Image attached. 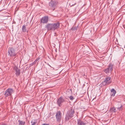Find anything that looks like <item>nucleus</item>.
<instances>
[{
    "label": "nucleus",
    "mask_w": 125,
    "mask_h": 125,
    "mask_svg": "<svg viewBox=\"0 0 125 125\" xmlns=\"http://www.w3.org/2000/svg\"><path fill=\"white\" fill-rule=\"evenodd\" d=\"M40 59V58H37V59H36V60L37 61H38Z\"/></svg>",
    "instance_id": "nucleus-22"
},
{
    "label": "nucleus",
    "mask_w": 125,
    "mask_h": 125,
    "mask_svg": "<svg viewBox=\"0 0 125 125\" xmlns=\"http://www.w3.org/2000/svg\"><path fill=\"white\" fill-rule=\"evenodd\" d=\"M59 23L57 22L51 24H48L46 25V27L48 31H54L58 29L59 27Z\"/></svg>",
    "instance_id": "nucleus-1"
},
{
    "label": "nucleus",
    "mask_w": 125,
    "mask_h": 125,
    "mask_svg": "<svg viewBox=\"0 0 125 125\" xmlns=\"http://www.w3.org/2000/svg\"><path fill=\"white\" fill-rule=\"evenodd\" d=\"M13 92V90L11 88H8L6 90L4 95L6 97L11 95Z\"/></svg>",
    "instance_id": "nucleus-5"
},
{
    "label": "nucleus",
    "mask_w": 125,
    "mask_h": 125,
    "mask_svg": "<svg viewBox=\"0 0 125 125\" xmlns=\"http://www.w3.org/2000/svg\"><path fill=\"white\" fill-rule=\"evenodd\" d=\"M6 125L5 124H2V125Z\"/></svg>",
    "instance_id": "nucleus-24"
},
{
    "label": "nucleus",
    "mask_w": 125,
    "mask_h": 125,
    "mask_svg": "<svg viewBox=\"0 0 125 125\" xmlns=\"http://www.w3.org/2000/svg\"><path fill=\"white\" fill-rule=\"evenodd\" d=\"M70 100H72L74 99V98L72 96H70Z\"/></svg>",
    "instance_id": "nucleus-20"
},
{
    "label": "nucleus",
    "mask_w": 125,
    "mask_h": 125,
    "mask_svg": "<svg viewBox=\"0 0 125 125\" xmlns=\"http://www.w3.org/2000/svg\"><path fill=\"white\" fill-rule=\"evenodd\" d=\"M111 111L113 112H116V109L115 107L112 108L111 109Z\"/></svg>",
    "instance_id": "nucleus-15"
},
{
    "label": "nucleus",
    "mask_w": 125,
    "mask_h": 125,
    "mask_svg": "<svg viewBox=\"0 0 125 125\" xmlns=\"http://www.w3.org/2000/svg\"><path fill=\"white\" fill-rule=\"evenodd\" d=\"M48 17L47 16H45L42 18L41 22L43 23H46L48 22Z\"/></svg>",
    "instance_id": "nucleus-8"
},
{
    "label": "nucleus",
    "mask_w": 125,
    "mask_h": 125,
    "mask_svg": "<svg viewBox=\"0 0 125 125\" xmlns=\"http://www.w3.org/2000/svg\"><path fill=\"white\" fill-rule=\"evenodd\" d=\"M14 70L16 71V75H18L20 74V70L17 67H15L14 68Z\"/></svg>",
    "instance_id": "nucleus-9"
},
{
    "label": "nucleus",
    "mask_w": 125,
    "mask_h": 125,
    "mask_svg": "<svg viewBox=\"0 0 125 125\" xmlns=\"http://www.w3.org/2000/svg\"><path fill=\"white\" fill-rule=\"evenodd\" d=\"M77 124L78 125H85L86 124L85 123L80 120L78 121Z\"/></svg>",
    "instance_id": "nucleus-11"
},
{
    "label": "nucleus",
    "mask_w": 125,
    "mask_h": 125,
    "mask_svg": "<svg viewBox=\"0 0 125 125\" xmlns=\"http://www.w3.org/2000/svg\"><path fill=\"white\" fill-rule=\"evenodd\" d=\"M22 29L23 32H25L26 31V27L24 25L23 26L22 28Z\"/></svg>",
    "instance_id": "nucleus-17"
},
{
    "label": "nucleus",
    "mask_w": 125,
    "mask_h": 125,
    "mask_svg": "<svg viewBox=\"0 0 125 125\" xmlns=\"http://www.w3.org/2000/svg\"><path fill=\"white\" fill-rule=\"evenodd\" d=\"M111 92L113 93L112 94L111 96H114L115 95V94L116 93V92L114 89H112L111 90Z\"/></svg>",
    "instance_id": "nucleus-13"
},
{
    "label": "nucleus",
    "mask_w": 125,
    "mask_h": 125,
    "mask_svg": "<svg viewBox=\"0 0 125 125\" xmlns=\"http://www.w3.org/2000/svg\"><path fill=\"white\" fill-rule=\"evenodd\" d=\"M111 78L109 76L106 77L104 80L102 82V83L104 85H105L106 84H108L111 83V81L110 80Z\"/></svg>",
    "instance_id": "nucleus-4"
},
{
    "label": "nucleus",
    "mask_w": 125,
    "mask_h": 125,
    "mask_svg": "<svg viewBox=\"0 0 125 125\" xmlns=\"http://www.w3.org/2000/svg\"><path fill=\"white\" fill-rule=\"evenodd\" d=\"M18 121L19 122V125H24L25 124V121H23L20 120H19Z\"/></svg>",
    "instance_id": "nucleus-14"
},
{
    "label": "nucleus",
    "mask_w": 125,
    "mask_h": 125,
    "mask_svg": "<svg viewBox=\"0 0 125 125\" xmlns=\"http://www.w3.org/2000/svg\"><path fill=\"white\" fill-rule=\"evenodd\" d=\"M8 55L11 57L16 56V53L15 52V50L13 48H10L8 51Z\"/></svg>",
    "instance_id": "nucleus-3"
},
{
    "label": "nucleus",
    "mask_w": 125,
    "mask_h": 125,
    "mask_svg": "<svg viewBox=\"0 0 125 125\" xmlns=\"http://www.w3.org/2000/svg\"><path fill=\"white\" fill-rule=\"evenodd\" d=\"M109 68H107L104 71L105 72L107 73H109Z\"/></svg>",
    "instance_id": "nucleus-18"
},
{
    "label": "nucleus",
    "mask_w": 125,
    "mask_h": 125,
    "mask_svg": "<svg viewBox=\"0 0 125 125\" xmlns=\"http://www.w3.org/2000/svg\"><path fill=\"white\" fill-rule=\"evenodd\" d=\"M122 106H123L122 105H121L120 107H117V108L119 110V111L122 110Z\"/></svg>",
    "instance_id": "nucleus-19"
},
{
    "label": "nucleus",
    "mask_w": 125,
    "mask_h": 125,
    "mask_svg": "<svg viewBox=\"0 0 125 125\" xmlns=\"http://www.w3.org/2000/svg\"><path fill=\"white\" fill-rule=\"evenodd\" d=\"M56 116L57 121L60 122L61 120L62 116V114L60 112H57L56 113Z\"/></svg>",
    "instance_id": "nucleus-6"
},
{
    "label": "nucleus",
    "mask_w": 125,
    "mask_h": 125,
    "mask_svg": "<svg viewBox=\"0 0 125 125\" xmlns=\"http://www.w3.org/2000/svg\"><path fill=\"white\" fill-rule=\"evenodd\" d=\"M113 64H112L111 63H110L108 68H109V69H110L111 71H112L113 70Z\"/></svg>",
    "instance_id": "nucleus-12"
},
{
    "label": "nucleus",
    "mask_w": 125,
    "mask_h": 125,
    "mask_svg": "<svg viewBox=\"0 0 125 125\" xmlns=\"http://www.w3.org/2000/svg\"><path fill=\"white\" fill-rule=\"evenodd\" d=\"M65 101V100L62 97H60L57 101L58 105L60 106L62 105V104Z\"/></svg>",
    "instance_id": "nucleus-7"
},
{
    "label": "nucleus",
    "mask_w": 125,
    "mask_h": 125,
    "mask_svg": "<svg viewBox=\"0 0 125 125\" xmlns=\"http://www.w3.org/2000/svg\"><path fill=\"white\" fill-rule=\"evenodd\" d=\"M37 122V120H35L34 122L31 121V123H32L31 125H35L36 123Z\"/></svg>",
    "instance_id": "nucleus-16"
},
{
    "label": "nucleus",
    "mask_w": 125,
    "mask_h": 125,
    "mask_svg": "<svg viewBox=\"0 0 125 125\" xmlns=\"http://www.w3.org/2000/svg\"><path fill=\"white\" fill-rule=\"evenodd\" d=\"M74 111L73 110L71 109L68 111L66 115L65 119L66 121H68L70 119L72 118L74 114Z\"/></svg>",
    "instance_id": "nucleus-2"
},
{
    "label": "nucleus",
    "mask_w": 125,
    "mask_h": 125,
    "mask_svg": "<svg viewBox=\"0 0 125 125\" xmlns=\"http://www.w3.org/2000/svg\"><path fill=\"white\" fill-rule=\"evenodd\" d=\"M49 6L52 7H54L56 5L55 3V2L51 1L49 3Z\"/></svg>",
    "instance_id": "nucleus-10"
},
{
    "label": "nucleus",
    "mask_w": 125,
    "mask_h": 125,
    "mask_svg": "<svg viewBox=\"0 0 125 125\" xmlns=\"http://www.w3.org/2000/svg\"><path fill=\"white\" fill-rule=\"evenodd\" d=\"M42 125H49L48 124H43Z\"/></svg>",
    "instance_id": "nucleus-23"
},
{
    "label": "nucleus",
    "mask_w": 125,
    "mask_h": 125,
    "mask_svg": "<svg viewBox=\"0 0 125 125\" xmlns=\"http://www.w3.org/2000/svg\"><path fill=\"white\" fill-rule=\"evenodd\" d=\"M37 61L36 60L34 61V62H33V63L34 64H35L36 62H37Z\"/></svg>",
    "instance_id": "nucleus-21"
}]
</instances>
